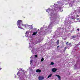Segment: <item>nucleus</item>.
I'll return each mask as SVG.
<instances>
[{"label": "nucleus", "mask_w": 80, "mask_h": 80, "mask_svg": "<svg viewBox=\"0 0 80 80\" xmlns=\"http://www.w3.org/2000/svg\"><path fill=\"white\" fill-rule=\"evenodd\" d=\"M17 24L18 28H21V29H22V27L21 26H24V27H25L26 28L27 26V25L25 24L23 25L22 23V21L21 20H18L17 21Z\"/></svg>", "instance_id": "nucleus-1"}, {"label": "nucleus", "mask_w": 80, "mask_h": 80, "mask_svg": "<svg viewBox=\"0 0 80 80\" xmlns=\"http://www.w3.org/2000/svg\"><path fill=\"white\" fill-rule=\"evenodd\" d=\"M38 79L39 80H42L43 79H44V78L43 77L40 76L38 77Z\"/></svg>", "instance_id": "nucleus-2"}, {"label": "nucleus", "mask_w": 80, "mask_h": 80, "mask_svg": "<svg viewBox=\"0 0 80 80\" xmlns=\"http://www.w3.org/2000/svg\"><path fill=\"white\" fill-rule=\"evenodd\" d=\"M52 71L53 72H55L57 71V69L55 68H53L52 69Z\"/></svg>", "instance_id": "nucleus-3"}, {"label": "nucleus", "mask_w": 80, "mask_h": 80, "mask_svg": "<svg viewBox=\"0 0 80 80\" xmlns=\"http://www.w3.org/2000/svg\"><path fill=\"white\" fill-rule=\"evenodd\" d=\"M41 70L39 69H38L36 70V72H37V73L40 72H41Z\"/></svg>", "instance_id": "nucleus-4"}, {"label": "nucleus", "mask_w": 80, "mask_h": 80, "mask_svg": "<svg viewBox=\"0 0 80 80\" xmlns=\"http://www.w3.org/2000/svg\"><path fill=\"white\" fill-rule=\"evenodd\" d=\"M52 76V74H51L48 75V77L47 78H50V77H51Z\"/></svg>", "instance_id": "nucleus-5"}, {"label": "nucleus", "mask_w": 80, "mask_h": 80, "mask_svg": "<svg viewBox=\"0 0 80 80\" xmlns=\"http://www.w3.org/2000/svg\"><path fill=\"white\" fill-rule=\"evenodd\" d=\"M56 76H57V77H58L59 80H60V79L61 78H60V76H59V75H56Z\"/></svg>", "instance_id": "nucleus-6"}, {"label": "nucleus", "mask_w": 80, "mask_h": 80, "mask_svg": "<svg viewBox=\"0 0 80 80\" xmlns=\"http://www.w3.org/2000/svg\"><path fill=\"white\" fill-rule=\"evenodd\" d=\"M37 33V32H33V35H36Z\"/></svg>", "instance_id": "nucleus-7"}, {"label": "nucleus", "mask_w": 80, "mask_h": 80, "mask_svg": "<svg viewBox=\"0 0 80 80\" xmlns=\"http://www.w3.org/2000/svg\"><path fill=\"white\" fill-rule=\"evenodd\" d=\"M71 45H72V43H71V42H70L68 44V45H69V47H72Z\"/></svg>", "instance_id": "nucleus-8"}, {"label": "nucleus", "mask_w": 80, "mask_h": 80, "mask_svg": "<svg viewBox=\"0 0 80 80\" xmlns=\"http://www.w3.org/2000/svg\"><path fill=\"white\" fill-rule=\"evenodd\" d=\"M53 6L54 7H55V8H57V4H55L53 5Z\"/></svg>", "instance_id": "nucleus-9"}, {"label": "nucleus", "mask_w": 80, "mask_h": 80, "mask_svg": "<svg viewBox=\"0 0 80 80\" xmlns=\"http://www.w3.org/2000/svg\"><path fill=\"white\" fill-rule=\"evenodd\" d=\"M50 9H48L47 10H46V12H47L48 13H49V12H50Z\"/></svg>", "instance_id": "nucleus-10"}, {"label": "nucleus", "mask_w": 80, "mask_h": 80, "mask_svg": "<svg viewBox=\"0 0 80 80\" xmlns=\"http://www.w3.org/2000/svg\"><path fill=\"white\" fill-rule=\"evenodd\" d=\"M56 43H57V45H58V44H59V40H58L57 41Z\"/></svg>", "instance_id": "nucleus-11"}, {"label": "nucleus", "mask_w": 80, "mask_h": 80, "mask_svg": "<svg viewBox=\"0 0 80 80\" xmlns=\"http://www.w3.org/2000/svg\"><path fill=\"white\" fill-rule=\"evenodd\" d=\"M43 60H44V59L43 58H42L41 59V61L43 62Z\"/></svg>", "instance_id": "nucleus-12"}, {"label": "nucleus", "mask_w": 80, "mask_h": 80, "mask_svg": "<svg viewBox=\"0 0 80 80\" xmlns=\"http://www.w3.org/2000/svg\"><path fill=\"white\" fill-rule=\"evenodd\" d=\"M54 64V63L53 62H52L51 63V65H52Z\"/></svg>", "instance_id": "nucleus-13"}, {"label": "nucleus", "mask_w": 80, "mask_h": 80, "mask_svg": "<svg viewBox=\"0 0 80 80\" xmlns=\"http://www.w3.org/2000/svg\"><path fill=\"white\" fill-rule=\"evenodd\" d=\"M38 57V55H35V57L36 58H37V57Z\"/></svg>", "instance_id": "nucleus-14"}, {"label": "nucleus", "mask_w": 80, "mask_h": 80, "mask_svg": "<svg viewBox=\"0 0 80 80\" xmlns=\"http://www.w3.org/2000/svg\"><path fill=\"white\" fill-rule=\"evenodd\" d=\"M32 62H33V61L32 60H31L30 61V63H32Z\"/></svg>", "instance_id": "nucleus-15"}, {"label": "nucleus", "mask_w": 80, "mask_h": 80, "mask_svg": "<svg viewBox=\"0 0 80 80\" xmlns=\"http://www.w3.org/2000/svg\"><path fill=\"white\" fill-rule=\"evenodd\" d=\"M19 74V72H18L17 73V75H18Z\"/></svg>", "instance_id": "nucleus-16"}, {"label": "nucleus", "mask_w": 80, "mask_h": 80, "mask_svg": "<svg viewBox=\"0 0 80 80\" xmlns=\"http://www.w3.org/2000/svg\"><path fill=\"white\" fill-rule=\"evenodd\" d=\"M60 47V46H57V48H58V47Z\"/></svg>", "instance_id": "nucleus-17"}, {"label": "nucleus", "mask_w": 80, "mask_h": 80, "mask_svg": "<svg viewBox=\"0 0 80 80\" xmlns=\"http://www.w3.org/2000/svg\"><path fill=\"white\" fill-rule=\"evenodd\" d=\"M79 16L78 15H77V17H79Z\"/></svg>", "instance_id": "nucleus-18"}, {"label": "nucleus", "mask_w": 80, "mask_h": 80, "mask_svg": "<svg viewBox=\"0 0 80 80\" xmlns=\"http://www.w3.org/2000/svg\"><path fill=\"white\" fill-rule=\"evenodd\" d=\"M68 42H67L66 43V44H68Z\"/></svg>", "instance_id": "nucleus-19"}, {"label": "nucleus", "mask_w": 80, "mask_h": 80, "mask_svg": "<svg viewBox=\"0 0 80 80\" xmlns=\"http://www.w3.org/2000/svg\"><path fill=\"white\" fill-rule=\"evenodd\" d=\"M66 47L65 48V49H64V50H66Z\"/></svg>", "instance_id": "nucleus-20"}, {"label": "nucleus", "mask_w": 80, "mask_h": 80, "mask_svg": "<svg viewBox=\"0 0 80 80\" xmlns=\"http://www.w3.org/2000/svg\"><path fill=\"white\" fill-rule=\"evenodd\" d=\"M30 58H32V57H30Z\"/></svg>", "instance_id": "nucleus-21"}, {"label": "nucleus", "mask_w": 80, "mask_h": 80, "mask_svg": "<svg viewBox=\"0 0 80 80\" xmlns=\"http://www.w3.org/2000/svg\"><path fill=\"white\" fill-rule=\"evenodd\" d=\"M77 30H78V31H79V29H77Z\"/></svg>", "instance_id": "nucleus-22"}, {"label": "nucleus", "mask_w": 80, "mask_h": 80, "mask_svg": "<svg viewBox=\"0 0 80 80\" xmlns=\"http://www.w3.org/2000/svg\"><path fill=\"white\" fill-rule=\"evenodd\" d=\"M26 33H28V32H26Z\"/></svg>", "instance_id": "nucleus-23"}, {"label": "nucleus", "mask_w": 80, "mask_h": 80, "mask_svg": "<svg viewBox=\"0 0 80 80\" xmlns=\"http://www.w3.org/2000/svg\"><path fill=\"white\" fill-rule=\"evenodd\" d=\"M1 69H2V68H0V70H1Z\"/></svg>", "instance_id": "nucleus-24"}, {"label": "nucleus", "mask_w": 80, "mask_h": 80, "mask_svg": "<svg viewBox=\"0 0 80 80\" xmlns=\"http://www.w3.org/2000/svg\"><path fill=\"white\" fill-rule=\"evenodd\" d=\"M79 19V18H78V20Z\"/></svg>", "instance_id": "nucleus-25"}, {"label": "nucleus", "mask_w": 80, "mask_h": 80, "mask_svg": "<svg viewBox=\"0 0 80 80\" xmlns=\"http://www.w3.org/2000/svg\"><path fill=\"white\" fill-rule=\"evenodd\" d=\"M32 28H31V29H32Z\"/></svg>", "instance_id": "nucleus-26"}]
</instances>
